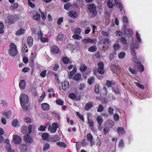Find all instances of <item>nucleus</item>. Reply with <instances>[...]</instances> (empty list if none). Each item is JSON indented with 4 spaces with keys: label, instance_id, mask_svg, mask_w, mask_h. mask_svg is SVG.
Returning a JSON list of instances; mask_svg holds the SVG:
<instances>
[{
    "label": "nucleus",
    "instance_id": "8",
    "mask_svg": "<svg viewBox=\"0 0 152 152\" xmlns=\"http://www.w3.org/2000/svg\"><path fill=\"white\" fill-rule=\"evenodd\" d=\"M117 2L116 0H109L107 2V6L109 8H112L117 3Z\"/></svg>",
    "mask_w": 152,
    "mask_h": 152
},
{
    "label": "nucleus",
    "instance_id": "43",
    "mask_svg": "<svg viewBox=\"0 0 152 152\" xmlns=\"http://www.w3.org/2000/svg\"><path fill=\"white\" fill-rule=\"evenodd\" d=\"M125 53L124 52H122L118 54V56L119 58L123 59L125 57Z\"/></svg>",
    "mask_w": 152,
    "mask_h": 152
},
{
    "label": "nucleus",
    "instance_id": "10",
    "mask_svg": "<svg viewBox=\"0 0 152 152\" xmlns=\"http://www.w3.org/2000/svg\"><path fill=\"white\" fill-rule=\"evenodd\" d=\"M13 140L14 142L16 144H19L21 142V138L17 135H14Z\"/></svg>",
    "mask_w": 152,
    "mask_h": 152
},
{
    "label": "nucleus",
    "instance_id": "4",
    "mask_svg": "<svg viewBox=\"0 0 152 152\" xmlns=\"http://www.w3.org/2000/svg\"><path fill=\"white\" fill-rule=\"evenodd\" d=\"M59 126L57 123H53L52 126H49L48 130L51 133H55L58 128Z\"/></svg>",
    "mask_w": 152,
    "mask_h": 152
},
{
    "label": "nucleus",
    "instance_id": "12",
    "mask_svg": "<svg viewBox=\"0 0 152 152\" xmlns=\"http://www.w3.org/2000/svg\"><path fill=\"white\" fill-rule=\"evenodd\" d=\"M59 49L56 45H53L51 48V51L53 54H57L59 52Z\"/></svg>",
    "mask_w": 152,
    "mask_h": 152
},
{
    "label": "nucleus",
    "instance_id": "16",
    "mask_svg": "<svg viewBox=\"0 0 152 152\" xmlns=\"http://www.w3.org/2000/svg\"><path fill=\"white\" fill-rule=\"evenodd\" d=\"M111 70L114 72L115 73L117 71H118L120 69V68L117 65H113L111 66Z\"/></svg>",
    "mask_w": 152,
    "mask_h": 152
},
{
    "label": "nucleus",
    "instance_id": "17",
    "mask_svg": "<svg viewBox=\"0 0 152 152\" xmlns=\"http://www.w3.org/2000/svg\"><path fill=\"white\" fill-rule=\"evenodd\" d=\"M69 15L71 18H75L77 16V13L75 11H70L69 12Z\"/></svg>",
    "mask_w": 152,
    "mask_h": 152
},
{
    "label": "nucleus",
    "instance_id": "35",
    "mask_svg": "<svg viewBox=\"0 0 152 152\" xmlns=\"http://www.w3.org/2000/svg\"><path fill=\"white\" fill-rule=\"evenodd\" d=\"M110 40L107 38L104 39L103 44L105 46L108 47V45L109 43Z\"/></svg>",
    "mask_w": 152,
    "mask_h": 152
},
{
    "label": "nucleus",
    "instance_id": "32",
    "mask_svg": "<svg viewBox=\"0 0 152 152\" xmlns=\"http://www.w3.org/2000/svg\"><path fill=\"white\" fill-rule=\"evenodd\" d=\"M87 68V66L85 64H82L81 65L80 69L81 71L84 72L86 70Z\"/></svg>",
    "mask_w": 152,
    "mask_h": 152
},
{
    "label": "nucleus",
    "instance_id": "45",
    "mask_svg": "<svg viewBox=\"0 0 152 152\" xmlns=\"http://www.w3.org/2000/svg\"><path fill=\"white\" fill-rule=\"evenodd\" d=\"M69 97L72 99H75L76 98V96L75 94L72 93L69 95Z\"/></svg>",
    "mask_w": 152,
    "mask_h": 152
},
{
    "label": "nucleus",
    "instance_id": "42",
    "mask_svg": "<svg viewBox=\"0 0 152 152\" xmlns=\"http://www.w3.org/2000/svg\"><path fill=\"white\" fill-rule=\"evenodd\" d=\"M64 101L61 99H57L56 101V103L60 105H63L64 103Z\"/></svg>",
    "mask_w": 152,
    "mask_h": 152
},
{
    "label": "nucleus",
    "instance_id": "44",
    "mask_svg": "<svg viewBox=\"0 0 152 152\" xmlns=\"http://www.w3.org/2000/svg\"><path fill=\"white\" fill-rule=\"evenodd\" d=\"M124 145V140L122 139H121L119 141L118 144V146L120 147H123Z\"/></svg>",
    "mask_w": 152,
    "mask_h": 152
},
{
    "label": "nucleus",
    "instance_id": "29",
    "mask_svg": "<svg viewBox=\"0 0 152 152\" xmlns=\"http://www.w3.org/2000/svg\"><path fill=\"white\" fill-rule=\"evenodd\" d=\"M56 145L60 147H63L64 148H65L66 146V145L63 142H57Z\"/></svg>",
    "mask_w": 152,
    "mask_h": 152
},
{
    "label": "nucleus",
    "instance_id": "1",
    "mask_svg": "<svg viewBox=\"0 0 152 152\" xmlns=\"http://www.w3.org/2000/svg\"><path fill=\"white\" fill-rule=\"evenodd\" d=\"M20 102L23 109L25 110L28 109V97L27 95L23 94L20 96Z\"/></svg>",
    "mask_w": 152,
    "mask_h": 152
},
{
    "label": "nucleus",
    "instance_id": "48",
    "mask_svg": "<svg viewBox=\"0 0 152 152\" xmlns=\"http://www.w3.org/2000/svg\"><path fill=\"white\" fill-rule=\"evenodd\" d=\"M42 137L44 140L47 139L48 137V134L47 133H43L42 135Z\"/></svg>",
    "mask_w": 152,
    "mask_h": 152
},
{
    "label": "nucleus",
    "instance_id": "41",
    "mask_svg": "<svg viewBox=\"0 0 152 152\" xmlns=\"http://www.w3.org/2000/svg\"><path fill=\"white\" fill-rule=\"evenodd\" d=\"M87 138L88 140L91 142L93 139V136L90 133H88L87 134Z\"/></svg>",
    "mask_w": 152,
    "mask_h": 152
},
{
    "label": "nucleus",
    "instance_id": "36",
    "mask_svg": "<svg viewBox=\"0 0 152 152\" xmlns=\"http://www.w3.org/2000/svg\"><path fill=\"white\" fill-rule=\"evenodd\" d=\"M83 41L85 42V43H93L94 42V41L92 39H91L89 38L87 39H85L83 40Z\"/></svg>",
    "mask_w": 152,
    "mask_h": 152
},
{
    "label": "nucleus",
    "instance_id": "34",
    "mask_svg": "<svg viewBox=\"0 0 152 152\" xmlns=\"http://www.w3.org/2000/svg\"><path fill=\"white\" fill-rule=\"evenodd\" d=\"M72 38L75 39H80L82 38L80 36H79L78 34H75L72 36Z\"/></svg>",
    "mask_w": 152,
    "mask_h": 152
},
{
    "label": "nucleus",
    "instance_id": "25",
    "mask_svg": "<svg viewBox=\"0 0 152 152\" xmlns=\"http://www.w3.org/2000/svg\"><path fill=\"white\" fill-rule=\"evenodd\" d=\"M106 85L109 87H111L112 85L115 84V81H110L107 80L106 81Z\"/></svg>",
    "mask_w": 152,
    "mask_h": 152
},
{
    "label": "nucleus",
    "instance_id": "37",
    "mask_svg": "<svg viewBox=\"0 0 152 152\" xmlns=\"http://www.w3.org/2000/svg\"><path fill=\"white\" fill-rule=\"evenodd\" d=\"M104 109V107L102 105L100 104L99 105V107L97 109V111L99 112H102L103 111Z\"/></svg>",
    "mask_w": 152,
    "mask_h": 152
},
{
    "label": "nucleus",
    "instance_id": "7",
    "mask_svg": "<svg viewBox=\"0 0 152 152\" xmlns=\"http://www.w3.org/2000/svg\"><path fill=\"white\" fill-rule=\"evenodd\" d=\"M132 51L131 53L133 56L131 59L133 62L135 63V65L137 64V63L139 62L136 58V55L135 51L134 50V48L132 47Z\"/></svg>",
    "mask_w": 152,
    "mask_h": 152
},
{
    "label": "nucleus",
    "instance_id": "52",
    "mask_svg": "<svg viewBox=\"0 0 152 152\" xmlns=\"http://www.w3.org/2000/svg\"><path fill=\"white\" fill-rule=\"evenodd\" d=\"M99 86L98 85H96L95 87L94 91L97 94L99 93Z\"/></svg>",
    "mask_w": 152,
    "mask_h": 152
},
{
    "label": "nucleus",
    "instance_id": "59",
    "mask_svg": "<svg viewBox=\"0 0 152 152\" xmlns=\"http://www.w3.org/2000/svg\"><path fill=\"white\" fill-rule=\"evenodd\" d=\"M46 70H44L42 71L40 74V75L42 77H44L46 76Z\"/></svg>",
    "mask_w": 152,
    "mask_h": 152
},
{
    "label": "nucleus",
    "instance_id": "2",
    "mask_svg": "<svg viewBox=\"0 0 152 152\" xmlns=\"http://www.w3.org/2000/svg\"><path fill=\"white\" fill-rule=\"evenodd\" d=\"M9 53L12 57L15 56L17 53L16 46L13 43H11L10 45Z\"/></svg>",
    "mask_w": 152,
    "mask_h": 152
},
{
    "label": "nucleus",
    "instance_id": "6",
    "mask_svg": "<svg viewBox=\"0 0 152 152\" xmlns=\"http://www.w3.org/2000/svg\"><path fill=\"white\" fill-rule=\"evenodd\" d=\"M99 68L97 69L98 72L100 74H103L104 72V65L103 62L99 61L98 64Z\"/></svg>",
    "mask_w": 152,
    "mask_h": 152
},
{
    "label": "nucleus",
    "instance_id": "53",
    "mask_svg": "<svg viewBox=\"0 0 152 152\" xmlns=\"http://www.w3.org/2000/svg\"><path fill=\"white\" fill-rule=\"evenodd\" d=\"M121 42L123 44H127V41L126 39L123 37H122L121 38Z\"/></svg>",
    "mask_w": 152,
    "mask_h": 152
},
{
    "label": "nucleus",
    "instance_id": "50",
    "mask_svg": "<svg viewBox=\"0 0 152 152\" xmlns=\"http://www.w3.org/2000/svg\"><path fill=\"white\" fill-rule=\"evenodd\" d=\"M129 70L130 72L132 74L135 75L137 74V72L134 69L131 67H130L129 69Z\"/></svg>",
    "mask_w": 152,
    "mask_h": 152
},
{
    "label": "nucleus",
    "instance_id": "21",
    "mask_svg": "<svg viewBox=\"0 0 152 152\" xmlns=\"http://www.w3.org/2000/svg\"><path fill=\"white\" fill-rule=\"evenodd\" d=\"M60 139V137L58 135L53 136L51 139V141L53 142H56L58 141Z\"/></svg>",
    "mask_w": 152,
    "mask_h": 152
},
{
    "label": "nucleus",
    "instance_id": "11",
    "mask_svg": "<svg viewBox=\"0 0 152 152\" xmlns=\"http://www.w3.org/2000/svg\"><path fill=\"white\" fill-rule=\"evenodd\" d=\"M69 83L65 81L62 83V89L64 91H66L69 88Z\"/></svg>",
    "mask_w": 152,
    "mask_h": 152
},
{
    "label": "nucleus",
    "instance_id": "55",
    "mask_svg": "<svg viewBox=\"0 0 152 152\" xmlns=\"http://www.w3.org/2000/svg\"><path fill=\"white\" fill-rule=\"evenodd\" d=\"M123 22L125 23H127L128 22L127 18L126 15H124L123 18Z\"/></svg>",
    "mask_w": 152,
    "mask_h": 152
},
{
    "label": "nucleus",
    "instance_id": "27",
    "mask_svg": "<svg viewBox=\"0 0 152 152\" xmlns=\"http://www.w3.org/2000/svg\"><path fill=\"white\" fill-rule=\"evenodd\" d=\"M97 50L96 47L95 45H93L90 47L88 49V50L91 52L96 51Z\"/></svg>",
    "mask_w": 152,
    "mask_h": 152
},
{
    "label": "nucleus",
    "instance_id": "31",
    "mask_svg": "<svg viewBox=\"0 0 152 152\" xmlns=\"http://www.w3.org/2000/svg\"><path fill=\"white\" fill-rule=\"evenodd\" d=\"M40 18V15L39 14L37 13L33 16V18L36 20H38Z\"/></svg>",
    "mask_w": 152,
    "mask_h": 152
},
{
    "label": "nucleus",
    "instance_id": "5",
    "mask_svg": "<svg viewBox=\"0 0 152 152\" xmlns=\"http://www.w3.org/2000/svg\"><path fill=\"white\" fill-rule=\"evenodd\" d=\"M17 20L16 15H10L7 17L6 20L9 23L11 24L13 23Z\"/></svg>",
    "mask_w": 152,
    "mask_h": 152
},
{
    "label": "nucleus",
    "instance_id": "23",
    "mask_svg": "<svg viewBox=\"0 0 152 152\" xmlns=\"http://www.w3.org/2000/svg\"><path fill=\"white\" fill-rule=\"evenodd\" d=\"M24 32V30L22 28H21L17 31L16 34L17 35L19 36L23 34Z\"/></svg>",
    "mask_w": 152,
    "mask_h": 152
},
{
    "label": "nucleus",
    "instance_id": "18",
    "mask_svg": "<svg viewBox=\"0 0 152 152\" xmlns=\"http://www.w3.org/2000/svg\"><path fill=\"white\" fill-rule=\"evenodd\" d=\"M118 132L119 135H123L125 134V131L123 127H118Z\"/></svg>",
    "mask_w": 152,
    "mask_h": 152
},
{
    "label": "nucleus",
    "instance_id": "61",
    "mask_svg": "<svg viewBox=\"0 0 152 152\" xmlns=\"http://www.w3.org/2000/svg\"><path fill=\"white\" fill-rule=\"evenodd\" d=\"M63 18L62 17H61L59 18L57 20V23L58 25H60L61 23L63 21Z\"/></svg>",
    "mask_w": 152,
    "mask_h": 152
},
{
    "label": "nucleus",
    "instance_id": "13",
    "mask_svg": "<svg viewBox=\"0 0 152 152\" xmlns=\"http://www.w3.org/2000/svg\"><path fill=\"white\" fill-rule=\"evenodd\" d=\"M19 86L20 88L24 89L26 86L25 81L24 80H21L19 83Z\"/></svg>",
    "mask_w": 152,
    "mask_h": 152
},
{
    "label": "nucleus",
    "instance_id": "47",
    "mask_svg": "<svg viewBox=\"0 0 152 152\" xmlns=\"http://www.w3.org/2000/svg\"><path fill=\"white\" fill-rule=\"evenodd\" d=\"M46 128V126H41L39 128L38 130L40 131H44L45 130Z\"/></svg>",
    "mask_w": 152,
    "mask_h": 152
},
{
    "label": "nucleus",
    "instance_id": "54",
    "mask_svg": "<svg viewBox=\"0 0 152 152\" xmlns=\"http://www.w3.org/2000/svg\"><path fill=\"white\" fill-rule=\"evenodd\" d=\"M63 61L64 64H67L68 63L69 60V58H67L64 57L63 58Z\"/></svg>",
    "mask_w": 152,
    "mask_h": 152
},
{
    "label": "nucleus",
    "instance_id": "60",
    "mask_svg": "<svg viewBox=\"0 0 152 152\" xmlns=\"http://www.w3.org/2000/svg\"><path fill=\"white\" fill-rule=\"evenodd\" d=\"M6 148L8 150L9 149H11V145L10 143L8 142L6 143Z\"/></svg>",
    "mask_w": 152,
    "mask_h": 152
},
{
    "label": "nucleus",
    "instance_id": "15",
    "mask_svg": "<svg viewBox=\"0 0 152 152\" xmlns=\"http://www.w3.org/2000/svg\"><path fill=\"white\" fill-rule=\"evenodd\" d=\"M24 140L27 142L31 143L33 142V140L31 137L28 135H26L24 137Z\"/></svg>",
    "mask_w": 152,
    "mask_h": 152
},
{
    "label": "nucleus",
    "instance_id": "22",
    "mask_svg": "<svg viewBox=\"0 0 152 152\" xmlns=\"http://www.w3.org/2000/svg\"><path fill=\"white\" fill-rule=\"evenodd\" d=\"M77 69L76 68H75L73 69V70L70 72L69 75V77L70 79L72 78V77L74 75L75 73L76 72Z\"/></svg>",
    "mask_w": 152,
    "mask_h": 152
},
{
    "label": "nucleus",
    "instance_id": "33",
    "mask_svg": "<svg viewBox=\"0 0 152 152\" xmlns=\"http://www.w3.org/2000/svg\"><path fill=\"white\" fill-rule=\"evenodd\" d=\"M64 38V35L61 34H58L57 37V39L58 41H62Z\"/></svg>",
    "mask_w": 152,
    "mask_h": 152
},
{
    "label": "nucleus",
    "instance_id": "51",
    "mask_svg": "<svg viewBox=\"0 0 152 152\" xmlns=\"http://www.w3.org/2000/svg\"><path fill=\"white\" fill-rule=\"evenodd\" d=\"M136 36L137 40L139 41V42H141V38L140 37V35L137 32H136Z\"/></svg>",
    "mask_w": 152,
    "mask_h": 152
},
{
    "label": "nucleus",
    "instance_id": "63",
    "mask_svg": "<svg viewBox=\"0 0 152 152\" xmlns=\"http://www.w3.org/2000/svg\"><path fill=\"white\" fill-rule=\"evenodd\" d=\"M50 147V145L48 143H46L45 145V146L43 148V150H46L48 149Z\"/></svg>",
    "mask_w": 152,
    "mask_h": 152
},
{
    "label": "nucleus",
    "instance_id": "49",
    "mask_svg": "<svg viewBox=\"0 0 152 152\" xmlns=\"http://www.w3.org/2000/svg\"><path fill=\"white\" fill-rule=\"evenodd\" d=\"M82 30L80 28H77L75 29V33L76 34H79L81 32Z\"/></svg>",
    "mask_w": 152,
    "mask_h": 152
},
{
    "label": "nucleus",
    "instance_id": "24",
    "mask_svg": "<svg viewBox=\"0 0 152 152\" xmlns=\"http://www.w3.org/2000/svg\"><path fill=\"white\" fill-rule=\"evenodd\" d=\"M95 78L93 76L90 77L88 80V82L89 85L92 84L94 81Z\"/></svg>",
    "mask_w": 152,
    "mask_h": 152
},
{
    "label": "nucleus",
    "instance_id": "9",
    "mask_svg": "<svg viewBox=\"0 0 152 152\" xmlns=\"http://www.w3.org/2000/svg\"><path fill=\"white\" fill-rule=\"evenodd\" d=\"M12 111L11 110H5L3 112V114L6 118H10L12 115Z\"/></svg>",
    "mask_w": 152,
    "mask_h": 152
},
{
    "label": "nucleus",
    "instance_id": "64",
    "mask_svg": "<svg viewBox=\"0 0 152 152\" xmlns=\"http://www.w3.org/2000/svg\"><path fill=\"white\" fill-rule=\"evenodd\" d=\"M114 110L113 108H112L111 107H110L109 108L108 112L110 115L113 114V113Z\"/></svg>",
    "mask_w": 152,
    "mask_h": 152
},
{
    "label": "nucleus",
    "instance_id": "62",
    "mask_svg": "<svg viewBox=\"0 0 152 152\" xmlns=\"http://www.w3.org/2000/svg\"><path fill=\"white\" fill-rule=\"evenodd\" d=\"M24 121L27 123H30L31 122V120L28 117H26L24 118Z\"/></svg>",
    "mask_w": 152,
    "mask_h": 152
},
{
    "label": "nucleus",
    "instance_id": "39",
    "mask_svg": "<svg viewBox=\"0 0 152 152\" xmlns=\"http://www.w3.org/2000/svg\"><path fill=\"white\" fill-rule=\"evenodd\" d=\"M4 24L0 22V34H1L4 33Z\"/></svg>",
    "mask_w": 152,
    "mask_h": 152
},
{
    "label": "nucleus",
    "instance_id": "46",
    "mask_svg": "<svg viewBox=\"0 0 152 152\" xmlns=\"http://www.w3.org/2000/svg\"><path fill=\"white\" fill-rule=\"evenodd\" d=\"M41 41L43 43L48 42L49 39L46 38L42 37L40 38Z\"/></svg>",
    "mask_w": 152,
    "mask_h": 152
},
{
    "label": "nucleus",
    "instance_id": "26",
    "mask_svg": "<svg viewBox=\"0 0 152 152\" xmlns=\"http://www.w3.org/2000/svg\"><path fill=\"white\" fill-rule=\"evenodd\" d=\"M81 75L80 74H77L73 77V79L75 80H79L81 78Z\"/></svg>",
    "mask_w": 152,
    "mask_h": 152
},
{
    "label": "nucleus",
    "instance_id": "14",
    "mask_svg": "<svg viewBox=\"0 0 152 152\" xmlns=\"http://www.w3.org/2000/svg\"><path fill=\"white\" fill-rule=\"evenodd\" d=\"M33 40L32 38L31 37H28L27 38V42L28 46L29 48L32 46L33 44Z\"/></svg>",
    "mask_w": 152,
    "mask_h": 152
},
{
    "label": "nucleus",
    "instance_id": "28",
    "mask_svg": "<svg viewBox=\"0 0 152 152\" xmlns=\"http://www.w3.org/2000/svg\"><path fill=\"white\" fill-rule=\"evenodd\" d=\"M12 125L13 126L15 127H17L19 126L18 120L17 119H14L12 122Z\"/></svg>",
    "mask_w": 152,
    "mask_h": 152
},
{
    "label": "nucleus",
    "instance_id": "56",
    "mask_svg": "<svg viewBox=\"0 0 152 152\" xmlns=\"http://www.w3.org/2000/svg\"><path fill=\"white\" fill-rule=\"evenodd\" d=\"M88 123L89 124V125L90 126H92L93 125V121H92L91 119H89L88 118Z\"/></svg>",
    "mask_w": 152,
    "mask_h": 152
},
{
    "label": "nucleus",
    "instance_id": "30",
    "mask_svg": "<svg viewBox=\"0 0 152 152\" xmlns=\"http://www.w3.org/2000/svg\"><path fill=\"white\" fill-rule=\"evenodd\" d=\"M135 66H138V68L140 69V70L142 72L144 70L143 66L141 64L140 62L137 63V64H136Z\"/></svg>",
    "mask_w": 152,
    "mask_h": 152
},
{
    "label": "nucleus",
    "instance_id": "19",
    "mask_svg": "<svg viewBox=\"0 0 152 152\" xmlns=\"http://www.w3.org/2000/svg\"><path fill=\"white\" fill-rule=\"evenodd\" d=\"M93 106V103L91 102H89L86 104L85 109L86 110H88L90 109Z\"/></svg>",
    "mask_w": 152,
    "mask_h": 152
},
{
    "label": "nucleus",
    "instance_id": "40",
    "mask_svg": "<svg viewBox=\"0 0 152 152\" xmlns=\"http://www.w3.org/2000/svg\"><path fill=\"white\" fill-rule=\"evenodd\" d=\"M20 148L22 151H26L27 149V146L25 144H22L20 146Z\"/></svg>",
    "mask_w": 152,
    "mask_h": 152
},
{
    "label": "nucleus",
    "instance_id": "3",
    "mask_svg": "<svg viewBox=\"0 0 152 152\" xmlns=\"http://www.w3.org/2000/svg\"><path fill=\"white\" fill-rule=\"evenodd\" d=\"M89 13L92 15L95 16L97 13L96 7L94 4H91L89 5L88 7Z\"/></svg>",
    "mask_w": 152,
    "mask_h": 152
},
{
    "label": "nucleus",
    "instance_id": "38",
    "mask_svg": "<svg viewBox=\"0 0 152 152\" xmlns=\"http://www.w3.org/2000/svg\"><path fill=\"white\" fill-rule=\"evenodd\" d=\"M96 120L97 121L98 123L99 124H101L103 121L102 117L100 116H98L97 117Z\"/></svg>",
    "mask_w": 152,
    "mask_h": 152
},
{
    "label": "nucleus",
    "instance_id": "20",
    "mask_svg": "<svg viewBox=\"0 0 152 152\" xmlns=\"http://www.w3.org/2000/svg\"><path fill=\"white\" fill-rule=\"evenodd\" d=\"M42 108L45 110H48L49 109V105L47 103H44L42 105Z\"/></svg>",
    "mask_w": 152,
    "mask_h": 152
},
{
    "label": "nucleus",
    "instance_id": "57",
    "mask_svg": "<svg viewBox=\"0 0 152 152\" xmlns=\"http://www.w3.org/2000/svg\"><path fill=\"white\" fill-rule=\"evenodd\" d=\"M41 14L42 18L43 20H45L46 17V13L43 12H41Z\"/></svg>",
    "mask_w": 152,
    "mask_h": 152
},
{
    "label": "nucleus",
    "instance_id": "58",
    "mask_svg": "<svg viewBox=\"0 0 152 152\" xmlns=\"http://www.w3.org/2000/svg\"><path fill=\"white\" fill-rule=\"evenodd\" d=\"M115 121H117L119 120V116L117 114L115 113L113 115Z\"/></svg>",
    "mask_w": 152,
    "mask_h": 152
}]
</instances>
